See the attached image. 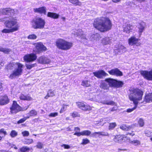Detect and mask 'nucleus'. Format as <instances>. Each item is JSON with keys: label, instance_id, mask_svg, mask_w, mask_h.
I'll use <instances>...</instances> for the list:
<instances>
[{"label": "nucleus", "instance_id": "3c124183", "mask_svg": "<svg viewBox=\"0 0 152 152\" xmlns=\"http://www.w3.org/2000/svg\"><path fill=\"white\" fill-rule=\"evenodd\" d=\"M70 114L72 115L71 116L73 118L79 117L80 116V115L77 112H74L72 113H71Z\"/></svg>", "mask_w": 152, "mask_h": 152}, {"label": "nucleus", "instance_id": "423d86ee", "mask_svg": "<svg viewBox=\"0 0 152 152\" xmlns=\"http://www.w3.org/2000/svg\"><path fill=\"white\" fill-rule=\"evenodd\" d=\"M29 106H27L24 108L20 107L15 101H13V103L10 107V112L11 114H16L21 111L26 110L29 107Z\"/></svg>", "mask_w": 152, "mask_h": 152}, {"label": "nucleus", "instance_id": "2f4dec72", "mask_svg": "<svg viewBox=\"0 0 152 152\" xmlns=\"http://www.w3.org/2000/svg\"><path fill=\"white\" fill-rule=\"evenodd\" d=\"M20 98L21 100H32V98L28 96H25L23 94L21 95L20 96Z\"/></svg>", "mask_w": 152, "mask_h": 152}, {"label": "nucleus", "instance_id": "49530a36", "mask_svg": "<svg viewBox=\"0 0 152 152\" xmlns=\"http://www.w3.org/2000/svg\"><path fill=\"white\" fill-rule=\"evenodd\" d=\"M29 118V117H27L22 118L18 121L17 123L18 124H21L24 122L27 118Z\"/></svg>", "mask_w": 152, "mask_h": 152}, {"label": "nucleus", "instance_id": "7ed1b4c3", "mask_svg": "<svg viewBox=\"0 0 152 152\" xmlns=\"http://www.w3.org/2000/svg\"><path fill=\"white\" fill-rule=\"evenodd\" d=\"M56 45L59 49L66 50L70 49L72 46L73 44L63 39H59L56 41Z\"/></svg>", "mask_w": 152, "mask_h": 152}, {"label": "nucleus", "instance_id": "412c9836", "mask_svg": "<svg viewBox=\"0 0 152 152\" xmlns=\"http://www.w3.org/2000/svg\"><path fill=\"white\" fill-rule=\"evenodd\" d=\"M105 81L107 82L109 86L110 87H115V83H116V80L111 78L106 79L105 80Z\"/></svg>", "mask_w": 152, "mask_h": 152}, {"label": "nucleus", "instance_id": "de8ad7c7", "mask_svg": "<svg viewBox=\"0 0 152 152\" xmlns=\"http://www.w3.org/2000/svg\"><path fill=\"white\" fill-rule=\"evenodd\" d=\"M43 144L40 142H38L37 143L36 145V147L37 148L39 149H42L43 148Z\"/></svg>", "mask_w": 152, "mask_h": 152}, {"label": "nucleus", "instance_id": "f3484780", "mask_svg": "<svg viewBox=\"0 0 152 152\" xmlns=\"http://www.w3.org/2000/svg\"><path fill=\"white\" fill-rule=\"evenodd\" d=\"M91 132L90 131L86 130L79 132H76L74 134L78 137H80L81 135L88 136L91 134Z\"/></svg>", "mask_w": 152, "mask_h": 152}, {"label": "nucleus", "instance_id": "864d4df0", "mask_svg": "<svg viewBox=\"0 0 152 152\" xmlns=\"http://www.w3.org/2000/svg\"><path fill=\"white\" fill-rule=\"evenodd\" d=\"M37 36L34 34L30 35L28 37V39H34L37 38Z\"/></svg>", "mask_w": 152, "mask_h": 152}, {"label": "nucleus", "instance_id": "680f3d73", "mask_svg": "<svg viewBox=\"0 0 152 152\" xmlns=\"http://www.w3.org/2000/svg\"><path fill=\"white\" fill-rule=\"evenodd\" d=\"M95 132L92 134V136L93 137H97L98 136L97 134Z\"/></svg>", "mask_w": 152, "mask_h": 152}, {"label": "nucleus", "instance_id": "a18cd8bd", "mask_svg": "<svg viewBox=\"0 0 152 152\" xmlns=\"http://www.w3.org/2000/svg\"><path fill=\"white\" fill-rule=\"evenodd\" d=\"M30 116L36 115L37 114V112L35 110H32L29 112Z\"/></svg>", "mask_w": 152, "mask_h": 152}, {"label": "nucleus", "instance_id": "7c9ffc66", "mask_svg": "<svg viewBox=\"0 0 152 152\" xmlns=\"http://www.w3.org/2000/svg\"><path fill=\"white\" fill-rule=\"evenodd\" d=\"M75 35H77L78 36H80L81 39H86V40H87L86 38L85 37V36L83 34V32L81 29L77 31L76 33H75Z\"/></svg>", "mask_w": 152, "mask_h": 152}, {"label": "nucleus", "instance_id": "20e7f679", "mask_svg": "<svg viewBox=\"0 0 152 152\" xmlns=\"http://www.w3.org/2000/svg\"><path fill=\"white\" fill-rule=\"evenodd\" d=\"M45 22L44 20L40 18L34 19L31 22L32 27L34 29H43Z\"/></svg>", "mask_w": 152, "mask_h": 152}, {"label": "nucleus", "instance_id": "b1692460", "mask_svg": "<svg viewBox=\"0 0 152 152\" xmlns=\"http://www.w3.org/2000/svg\"><path fill=\"white\" fill-rule=\"evenodd\" d=\"M145 23L144 22H142L140 23L138 26L139 28L138 32L139 35L141 36L142 33L143 32L145 28Z\"/></svg>", "mask_w": 152, "mask_h": 152}, {"label": "nucleus", "instance_id": "393cba45", "mask_svg": "<svg viewBox=\"0 0 152 152\" xmlns=\"http://www.w3.org/2000/svg\"><path fill=\"white\" fill-rule=\"evenodd\" d=\"M106 82H102L100 83L99 87L101 89L104 90H108L109 89V86Z\"/></svg>", "mask_w": 152, "mask_h": 152}, {"label": "nucleus", "instance_id": "338daca9", "mask_svg": "<svg viewBox=\"0 0 152 152\" xmlns=\"http://www.w3.org/2000/svg\"><path fill=\"white\" fill-rule=\"evenodd\" d=\"M117 109V107H113L112 108L111 110V111H113L115 110H116Z\"/></svg>", "mask_w": 152, "mask_h": 152}, {"label": "nucleus", "instance_id": "c9c22d12", "mask_svg": "<svg viewBox=\"0 0 152 152\" xmlns=\"http://www.w3.org/2000/svg\"><path fill=\"white\" fill-rule=\"evenodd\" d=\"M69 2L74 4L75 6H80L81 5V2L79 0H69Z\"/></svg>", "mask_w": 152, "mask_h": 152}, {"label": "nucleus", "instance_id": "69168bd1", "mask_svg": "<svg viewBox=\"0 0 152 152\" xmlns=\"http://www.w3.org/2000/svg\"><path fill=\"white\" fill-rule=\"evenodd\" d=\"M126 135H129L132 136H133L135 135V134L134 133H132L128 132L127 133Z\"/></svg>", "mask_w": 152, "mask_h": 152}, {"label": "nucleus", "instance_id": "bb28decb", "mask_svg": "<svg viewBox=\"0 0 152 152\" xmlns=\"http://www.w3.org/2000/svg\"><path fill=\"white\" fill-rule=\"evenodd\" d=\"M47 16L48 17H50L53 19H56L58 18L59 15L56 13L49 12H48Z\"/></svg>", "mask_w": 152, "mask_h": 152}, {"label": "nucleus", "instance_id": "13d9d810", "mask_svg": "<svg viewBox=\"0 0 152 152\" xmlns=\"http://www.w3.org/2000/svg\"><path fill=\"white\" fill-rule=\"evenodd\" d=\"M99 35L98 34L93 35L92 36V37L94 38V40H97L99 39L98 37Z\"/></svg>", "mask_w": 152, "mask_h": 152}, {"label": "nucleus", "instance_id": "bf43d9fd", "mask_svg": "<svg viewBox=\"0 0 152 152\" xmlns=\"http://www.w3.org/2000/svg\"><path fill=\"white\" fill-rule=\"evenodd\" d=\"M101 135H102L103 136H109V134L107 132H101Z\"/></svg>", "mask_w": 152, "mask_h": 152}, {"label": "nucleus", "instance_id": "2eb2a0df", "mask_svg": "<svg viewBox=\"0 0 152 152\" xmlns=\"http://www.w3.org/2000/svg\"><path fill=\"white\" fill-rule=\"evenodd\" d=\"M123 31L126 33L129 34L132 31L133 28L132 25L129 24H125L123 26Z\"/></svg>", "mask_w": 152, "mask_h": 152}, {"label": "nucleus", "instance_id": "c756f323", "mask_svg": "<svg viewBox=\"0 0 152 152\" xmlns=\"http://www.w3.org/2000/svg\"><path fill=\"white\" fill-rule=\"evenodd\" d=\"M101 103L104 104L111 105H116L115 103L112 101L104 100L102 101Z\"/></svg>", "mask_w": 152, "mask_h": 152}, {"label": "nucleus", "instance_id": "4468645a", "mask_svg": "<svg viewBox=\"0 0 152 152\" xmlns=\"http://www.w3.org/2000/svg\"><path fill=\"white\" fill-rule=\"evenodd\" d=\"M111 75L117 76H121L123 75L122 73L117 68L113 69L108 71Z\"/></svg>", "mask_w": 152, "mask_h": 152}, {"label": "nucleus", "instance_id": "f03ea898", "mask_svg": "<svg viewBox=\"0 0 152 152\" xmlns=\"http://www.w3.org/2000/svg\"><path fill=\"white\" fill-rule=\"evenodd\" d=\"M143 95L142 91L139 89H134L130 90L129 99L130 100L133 101L135 106L132 108L127 109V112L130 113L136 108L139 101L142 99Z\"/></svg>", "mask_w": 152, "mask_h": 152}, {"label": "nucleus", "instance_id": "37998d69", "mask_svg": "<svg viewBox=\"0 0 152 152\" xmlns=\"http://www.w3.org/2000/svg\"><path fill=\"white\" fill-rule=\"evenodd\" d=\"M138 124L140 127H143L144 125V122L143 120L141 118L139 119L138 121Z\"/></svg>", "mask_w": 152, "mask_h": 152}, {"label": "nucleus", "instance_id": "79ce46f5", "mask_svg": "<svg viewBox=\"0 0 152 152\" xmlns=\"http://www.w3.org/2000/svg\"><path fill=\"white\" fill-rule=\"evenodd\" d=\"M116 126L115 123H110L109 126V129L111 130L113 129Z\"/></svg>", "mask_w": 152, "mask_h": 152}, {"label": "nucleus", "instance_id": "f8f14e48", "mask_svg": "<svg viewBox=\"0 0 152 152\" xmlns=\"http://www.w3.org/2000/svg\"><path fill=\"white\" fill-rule=\"evenodd\" d=\"M94 75L98 78L101 79L103 77H105L108 75L103 70H100L93 72Z\"/></svg>", "mask_w": 152, "mask_h": 152}, {"label": "nucleus", "instance_id": "0e129e2a", "mask_svg": "<svg viewBox=\"0 0 152 152\" xmlns=\"http://www.w3.org/2000/svg\"><path fill=\"white\" fill-rule=\"evenodd\" d=\"M26 66L27 68L28 69H31V68H32L30 64H26Z\"/></svg>", "mask_w": 152, "mask_h": 152}, {"label": "nucleus", "instance_id": "cd10ccee", "mask_svg": "<svg viewBox=\"0 0 152 152\" xmlns=\"http://www.w3.org/2000/svg\"><path fill=\"white\" fill-rule=\"evenodd\" d=\"M18 29V28L16 27H15L13 28L4 29L2 31V32L3 33H12L16 31V30Z\"/></svg>", "mask_w": 152, "mask_h": 152}, {"label": "nucleus", "instance_id": "e433bc0d", "mask_svg": "<svg viewBox=\"0 0 152 152\" xmlns=\"http://www.w3.org/2000/svg\"><path fill=\"white\" fill-rule=\"evenodd\" d=\"M55 95L54 92L51 91L50 90L48 91L47 95L45 97V98L48 99V98L50 96H53Z\"/></svg>", "mask_w": 152, "mask_h": 152}, {"label": "nucleus", "instance_id": "6e6552de", "mask_svg": "<svg viewBox=\"0 0 152 152\" xmlns=\"http://www.w3.org/2000/svg\"><path fill=\"white\" fill-rule=\"evenodd\" d=\"M37 61L39 63L43 64H49L51 62L49 58L44 56H41L39 57Z\"/></svg>", "mask_w": 152, "mask_h": 152}, {"label": "nucleus", "instance_id": "4d7b16f0", "mask_svg": "<svg viewBox=\"0 0 152 152\" xmlns=\"http://www.w3.org/2000/svg\"><path fill=\"white\" fill-rule=\"evenodd\" d=\"M2 133H3L4 135L6 134V132L3 129H1L0 130V140H1L2 139V137L1 136V134Z\"/></svg>", "mask_w": 152, "mask_h": 152}, {"label": "nucleus", "instance_id": "39448f33", "mask_svg": "<svg viewBox=\"0 0 152 152\" xmlns=\"http://www.w3.org/2000/svg\"><path fill=\"white\" fill-rule=\"evenodd\" d=\"M6 27L9 28H13L15 27L18 28L16 31H18L20 27V26L18 23V20L16 17L12 18L6 20L5 23Z\"/></svg>", "mask_w": 152, "mask_h": 152}, {"label": "nucleus", "instance_id": "052dcab7", "mask_svg": "<svg viewBox=\"0 0 152 152\" xmlns=\"http://www.w3.org/2000/svg\"><path fill=\"white\" fill-rule=\"evenodd\" d=\"M63 145L64 146V148L65 149H69L70 148V146L68 145L64 144Z\"/></svg>", "mask_w": 152, "mask_h": 152}, {"label": "nucleus", "instance_id": "9d476101", "mask_svg": "<svg viewBox=\"0 0 152 152\" xmlns=\"http://www.w3.org/2000/svg\"><path fill=\"white\" fill-rule=\"evenodd\" d=\"M37 58L35 54H27L24 56L23 59L25 61L27 62L32 61L35 60Z\"/></svg>", "mask_w": 152, "mask_h": 152}, {"label": "nucleus", "instance_id": "f704fd0d", "mask_svg": "<svg viewBox=\"0 0 152 152\" xmlns=\"http://www.w3.org/2000/svg\"><path fill=\"white\" fill-rule=\"evenodd\" d=\"M129 142L135 146L140 145L141 144L140 141L139 140H130Z\"/></svg>", "mask_w": 152, "mask_h": 152}, {"label": "nucleus", "instance_id": "c03bdc74", "mask_svg": "<svg viewBox=\"0 0 152 152\" xmlns=\"http://www.w3.org/2000/svg\"><path fill=\"white\" fill-rule=\"evenodd\" d=\"M123 84V83L121 81H116V83H115V87H121Z\"/></svg>", "mask_w": 152, "mask_h": 152}, {"label": "nucleus", "instance_id": "dca6fc26", "mask_svg": "<svg viewBox=\"0 0 152 152\" xmlns=\"http://www.w3.org/2000/svg\"><path fill=\"white\" fill-rule=\"evenodd\" d=\"M20 64L19 63H12L9 64L7 66L6 68L8 71L12 70L13 71V69L17 68Z\"/></svg>", "mask_w": 152, "mask_h": 152}, {"label": "nucleus", "instance_id": "aec40b11", "mask_svg": "<svg viewBox=\"0 0 152 152\" xmlns=\"http://www.w3.org/2000/svg\"><path fill=\"white\" fill-rule=\"evenodd\" d=\"M139 40L135 36L132 37L128 39L129 44L131 45H136Z\"/></svg>", "mask_w": 152, "mask_h": 152}, {"label": "nucleus", "instance_id": "603ef678", "mask_svg": "<svg viewBox=\"0 0 152 152\" xmlns=\"http://www.w3.org/2000/svg\"><path fill=\"white\" fill-rule=\"evenodd\" d=\"M34 12L40 14H43L44 15H46V10H35Z\"/></svg>", "mask_w": 152, "mask_h": 152}, {"label": "nucleus", "instance_id": "ea45409f", "mask_svg": "<svg viewBox=\"0 0 152 152\" xmlns=\"http://www.w3.org/2000/svg\"><path fill=\"white\" fill-rule=\"evenodd\" d=\"M67 106H69V105H68L64 104L63 105L62 107H61L60 111V113H61L64 111H65L66 110Z\"/></svg>", "mask_w": 152, "mask_h": 152}, {"label": "nucleus", "instance_id": "5fc2aeb1", "mask_svg": "<svg viewBox=\"0 0 152 152\" xmlns=\"http://www.w3.org/2000/svg\"><path fill=\"white\" fill-rule=\"evenodd\" d=\"M58 113L56 112V113H51L49 115V117H55L57 116H58Z\"/></svg>", "mask_w": 152, "mask_h": 152}, {"label": "nucleus", "instance_id": "9b49d317", "mask_svg": "<svg viewBox=\"0 0 152 152\" xmlns=\"http://www.w3.org/2000/svg\"><path fill=\"white\" fill-rule=\"evenodd\" d=\"M140 74L147 80H152V71L149 72L142 71L140 72Z\"/></svg>", "mask_w": 152, "mask_h": 152}, {"label": "nucleus", "instance_id": "ddd939ff", "mask_svg": "<svg viewBox=\"0 0 152 152\" xmlns=\"http://www.w3.org/2000/svg\"><path fill=\"white\" fill-rule=\"evenodd\" d=\"M36 51L38 53H40L43 51L46 50V48L41 42L37 43L35 44Z\"/></svg>", "mask_w": 152, "mask_h": 152}, {"label": "nucleus", "instance_id": "0eeeda50", "mask_svg": "<svg viewBox=\"0 0 152 152\" xmlns=\"http://www.w3.org/2000/svg\"><path fill=\"white\" fill-rule=\"evenodd\" d=\"M17 66V68H16L12 72L9 78L11 79H12L17 76H19L21 75L23 72V65L22 64L20 63Z\"/></svg>", "mask_w": 152, "mask_h": 152}, {"label": "nucleus", "instance_id": "a878e982", "mask_svg": "<svg viewBox=\"0 0 152 152\" xmlns=\"http://www.w3.org/2000/svg\"><path fill=\"white\" fill-rule=\"evenodd\" d=\"M145 101L147 102H152V93H149L146 94L145 98Z\"/></svg>", "mask_w": 152, "mask_h": 152}, {"label": "nucleus", "instance_id": "09e8293b", "mask_svg": "<svg viewBox=\"0 0 152 152\" xmlns=\"http://www.w3.org/2000/svg\"><path fill=\"white\" fill-rule=\"evenodd\" d=\"M90 142V141L87 138L83 139L82 140V144L86 145Z\"/></svg>", "mask_w": 152, "mask_h": 152}, {"label": "nucleus", "instance_id": "58836bf2", "mask_svg": "<svg viewBox=\"0 0 152 152\" xmlns=\"http://www.w3.org/2000/svg\"><path fill=\"white\" fill-rule=\"evenodd\" d=\"M24 144H25L29 145L31 143H33V139H26L25 140L23 141Z\"/></svg>", "mask_w": 152, "mask_h": 152}, {"label": "nucleus", "instance_id": "72a5a7b5", "mask_svg": "<svg viewBox=\"0 0 152 152\" xmlns=\"http://www.w3.org/2000/svg\"><path fill=\"white\" fill-rule=\"evenodd\" d=\"M0 51L5 54H9L11 51V50L10 49L3 48L0 47Z\"/></svg>", "mask_w": 152, "mask_h": 152}, {"label": "nucleus", "instance_id": "e2e57ef3", "mask_svg": "<svg viewBox=\"0 0 152 152\" xmlns=\"http://www.w3.org/2000/svg\"><path fill=\"white\" fill-rule=\"evenodd\" d=\"M3 88L2 86V83L0 82V92L2 91Z\"/></svg>", "mask_w": 152, "mask_h": 152}, {"label": "nucleus", "instance_id": "c85d7f7f", "mask_svg": "<svg viewBox=\"0 0 152 152\" xmlns=\"http://www.w3.org/2000/svg\"><path fill=\"white\" fill-rule=\"evenodd\" d=\"M111 39L108 37H106L103 38L102 40V42L104 45L110 44L111 42Z\"/></svg>", "mask_w": 152, "mask_h": 152}, {"label": "nucleus", "instance_id": "774afa93", "mask_svg": "<svg viewBox=\"0 0 152 152\" xmlns=\"http://www.w3.org/2000/svg\"><path fill=\"white\" fill-rule=\"evenodd\" d=\"M46 8L44 7H40L38 9H36L35 10H45Z\"/></svg>", "mask_w": 152, "mask_h": 152}, {"label": "nucleus", "instance_id": "6ab92c4d", "mask_svg": "<svg viewBox=\"0 0 152 152\" xmlns=\"http://www.w3.org/2000/svg\"><path fill=\"white\" fill-rule=\"evenodd\" d=\"M9 100L6 96L0 97V105H4L8 104L9 102Z\"/></svg>", "mask_w": 152, "mask_h": 152}, {"label": "nucleus", "instance_id": "a19ab883", "mask_svg": "<svg viewBox=\"0 0 152 152\" xmlns=\"http://www.w3.org/2000/svg\"><path fill=\"white\" fill-rule=\"evenodd\" d=\"M10 136L12 137H14L18 135V133L15 131L13 130L10 133Z\"/></svg>", "mask_w": 152, "mask_h": 152}, {"label": "nucleus", "instance_id": "4be33fe9", "mask_svg": "<svg viewBox=\"0 0 152 152\" xmlns=\"http://www.w3.org/2000/svg\"><path fill=\"white\" fill-rule=\"evenodd\" d=\"M14 10H0V14L3 15H8L10 16L13 15Z\"/></svg>", "mask_w": 152, "mask_h": 152}, {"label": "nucleus", "instance_id": "8fccbe9b", "mask_svg": "<svg viewBox=\"0 0 152 152\" xmlns=\"http://www.w3.org/2000/svg\"><path fill=\"white\" fill-rule=\"evenodd\" d=\"M119 51L121 52H124L126 51V48L123 46L121 45L119 47Z\"/></svg>", "mask_w": 152, "mask_h": 152}, {"label": "nucleus", "instance_id": "1a4fd4ad", "mask_svg": "<svg viewBox=\"0 0 152 152\" xmlns=\"http://www.w3.org/2000/svg\"><path fill=\"white\" fill-rule=\"evenodd\" d=\"M76 103L78 107L83 110L86 111L92 110V107L89 105L85 104L83 103L78 102Z\"/></svg>", "mask_w": 152, "mask_h": 152}, {"label": "nucleus", "instance_id": "6e6d98bb", "mask_svg": "<svg viewBox=\"0 0 152 152\" xmlns=\"http://www.w3.org/2000/svg\"><path fill=\"white\" fill-rule=\"evenodd\" d=\"M22 134L24 137L28 136H29V132L27 131H24L22 132Z\"/></svg>", "mask_w": 152, "mask_h": 152}, {"label": "nucleus", "instance_id": "4c0bfd02", "mask_svg": "<svg viewBox=\"0 0 152 152\" xmlns=\"http://www.w3.org/2000/svg\"><path fill=\"white\" fill-rule=\"evenodd\" d=\"M20 151L21 152H25L28 151L30 150V148L27 146H23L20 148Z\"/></svg>", "mask_w": 152, "mask_h": 152}, {"label": "nucleus", "instance_id": "473e14b6", "mask_svg": "<svg viewBox=\"0 0 152 152\" xmlns=\"http://www.w3.org/2000/svg\"><path fill=\"white\" fill-rule=\"evenodd\" d=\"M81 85L84 87H89L91 86V82L88 80H83L82 83Z\"/></svg>", "mask_w": 152, "mask_h": 152}, {"label": "nucleus", "instance_id": "a211bd4d", "mask_svg": "<svg viewBox=\"0 0 152 152\" xmlns=\"http://www.w3.org/2000/svg\"><path fill=\"white\" fill-rule=\"evenodd\" d=\"M125 138V137L124 135H117L115 136L113 139V140L116 143H121Z\"/></svg>", "mask_w": 152, "mask_h": 152}, {"label": "nucleus", "instance_id": "5701e85b", "mask_svg": "<svg viewBox=\"0 0 152 152\" xmlns=\"http://www.w3.org/2000/svg\"><path fill=\"white\" fill-rule=\"evenodd\" d=\"M135 126L134 125H131L130 126H127L126 125L124 124H123L120 126V128L124 130L125 131H128L130 129L133 128Z\"/></svg>", "mask_w": 152, "mask_h": 152}, {"label": "nucleus", "instance_id": "f257e3e1", "mask_svg": "<svg viewBox=\"0 0 152 152\" xmlns=\"http://www.w3.org/2000/svg\"><path fill=\"white\" fill-rule=\"evenodd\" d=\"M93 25L95 28L100 31L105 32L111 29L112 24L108 18L102 17L95 19Z\"/></svg>", "mask_w": 152, "mask_h": 152}]
</instances>
